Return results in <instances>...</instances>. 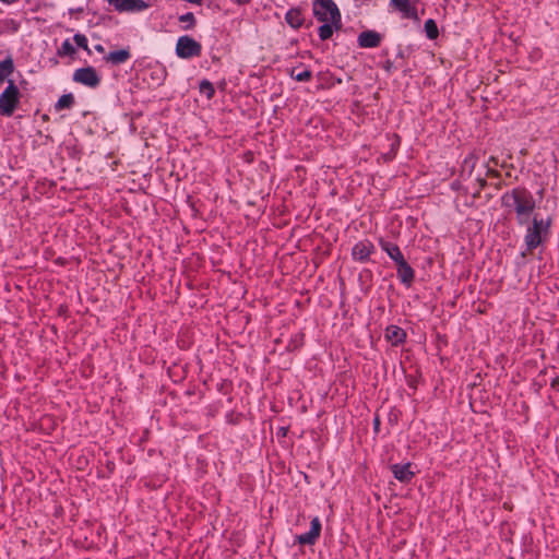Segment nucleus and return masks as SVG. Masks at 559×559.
Masks as SVG:
<instances>
[{
	"mask_svg": "<svg viewBox=\"0 0 559 559\" xmlns=\"http://www.w3.org/2000/svg\"><path fill=\"white\" fill-rule=\"evenodd\" d=\"M502 205L516 214L519 225L528 223L536 207L533 194L525 188H514L506 192L501 198Z\"/></svg>",
	"mask_w": 559,
	"mask_h": 559,
	"instance_id": "obj_1",
	"label": "nucleus"
},
{
	"mask_svg": "<svg viewBox=\"0 0 559 559\" xmlns=\"http://www.w3.org/2000/svg\"><path fill=\"white\" fill-rule=\"evenodd\" d=\"M200 93L204 94L207 99H211L215 93L213 84L207 80H203L200 83Z\"/></svg>",
	"mask_w": 559,
	"mask_h": 559,
	"instance_id": "obj_22",
	"label": "nucleus"
},
{
	"mask_svg": "<svg viewBox=\"0 0 559 559\" xmlns=\"http://www.w3.org/2000/svg\"><path fill=\"white\" fill-rule=\"evenodd\" d=\"M179 22L186 23V25L183 26V29L186 31L191 29L195 26V17L191 12L180 15Z\"/></svg>",
	"mask_w": 559,
	"mask_h": 559,
	"instance_id": "obj_23",
	"label": "nucleus"
},
{
	"mask_svg": "<svg viewBox=\"0 0 559 559\" xmlns=\"http://www.w3.org/2000/svg\"><path fill=\"white\" fill-rule=\"evenodd\" d=\"M333 24L330 22H324L322 26L319 27V37L322 40H326L333 35Z\"/></svg>",
	"mask_w": 559,
	"mask_h": 559,
	"instance_id": "obj_21",
	"label": "nucleus"
},
{
	"mask_svg": "<svg viewBox=\"0 0 559 559\" xmlns=\"http://www.w3.org/2000/svg\"><path fill=\"white\" fill-rule=\"evenodd\" d=\"M549 229V222L534 216L532 225L526 229L524 242L528 251L536 249L543 241Z\"/></svg>",
	"mask_w": 559,
	"mask_h": 559,
	"instance_id": "obj_3",
	"label": "nucleus"
},
{
	"mask_svg": "<svg viewBox=\"0 0 559 559\" xmlns=\"http://www.w3.org/2000/svg\"><path fill=\"white\" fill-rule=\"evenodd\" d=\"M95 50L98 52H104V47L102 45H96Z\"/></svg>",
	"mask_w": 559,
	"mask_h": 559,
	"instance_id": "obj_27",
	"label": "nucleus"
},
{
	"mask_svg": "<svg viewBox=\"0 0 559 559\" xmlns=\"http://www.w3.org/2000/svg\"><path fill=\"white\" fill-rule=\"evenodd\" d=\"M202 51V46L194 38L185 35L180 36L176 44V55L181 59H190L199 57Z\"/></svg>",
	"mask_w": 559,
	"mask_h": 559,
	"instance_id": "obj_5",
	"label": "nucleus"
},
{
	"mask_svg": "<svg viewBox=\"0 0 559 559\" xmlns=\"http://www.w3.org/2000/svg\"><path fill=\"white\" fill-rule=\"evenodd\" d=\"M397 265V276L401 280V282L407 286H409L414 280V271L411 267V265L404 261H400Z\"/></svg>",
	"mask_w": 559,
	"mask_h": 559,
	"instance_id": "obj_13",
	"label": "nucleus"
},
{
	"mask_svg": "<svg viewBox=\"0 0 559 559\" xmlns=\"http://www.w3.org/2000/svg\"><path fill=\"white\" fill-rule=\"evenodd\" d=\"M425 32L429 39H435L438 37V26L433 20L429 19L425 22Z\"/></svg>",
	"mask_w": 559,
	"mask_h": 559,
	"instance_id": "obj_20",
	"label": "nucleus"
},
{
	"mask_svg": "<svg viewBox=\"0 0 559 559\" xmlns=\"http://www.w3.org/2000/svg\"><path fill=\"white\" fill-rule=\"evenodd\" d=\"M290 75L293 79H295L298 82H307L312 78V72L310 70H304L298 73H295V71H292Z\"/></svg>",
	"mask_w": 559,
	"mask_h": 559,
	"instance_id": "obj_24",
	"label": "nucleus"
},
{
	"mask_svg": "<svg viewBox=\"0 0 559 559\" xmlns=\"http://www.w3.org/2000/svg\"><path fill=\"white\" fill-rule=\"evenodd\" d=\"M406 334L403 329L391 325L386 329V337L394 344L397 345L402 343L405 338Z\"/></svg>",
	"mask_w": 559,
	"mask_h": 559,
	"instance_id": "obj_17",
	"label": "nucleus"
},
{
	"mask_svg": "<svg viewBox=\"0 0 559 559\" xmlns=\"http://www.w3.org/2000/svg\"><path fill=\"white\" fill-rule=\"evenodd\" d=\"M20 102V92L13 81H9L7 88L0 94V114L10 117Z\"/></svg>",
	"mask_w": 559,
	"mask_h": 559,
	"instance_id": "obj_4",
	"label": "nucleus"
},
{
	"mask_svg": "<svg viewBox=\"0 0 559 559\" xmlns=\"http://www.w3.org/2000/svg\"><path fill=\"white\" fill-rule=\"evenodd\" d=\"M379 424H380L379 418H376L374 419V427L378 428Z\"/></svg>",
	"mask_w": 559,
	"mask_h": 559,
	"instance_id": "obj_29",
	"label": "nucleus"
},
{
	"mask_svg": "<svg viewBox=\"0 0 559 559\" xmlns=\"http://www.w3.org/2000/svg\"><path fill=\"white\" fill-rule=\"evenodd\" d=\"M488 173L493 175V176H498V173L492 170L491 168L488 167Z\"/></svg>",
	"mask_w": 559,
	"mask_h": 559,
	"instance_id": "obj_28",
	"label": "nucleus"
},
{
	"mask_svg": "<svg viewBox=\"0 0 559 559\" xmlns=\"http://www.w3.org/2000/svg\"><path fill=\"white\" fill-rule=\"evenodd\" d=\"M73 81L88 87H96L100 79L94 68L86 67L75 70Z\"/></svg>",
	"mask_w": 559,
	"mask_h": 559,
	"instance_id": "obj_6",
	"label": "nucleus"
},
{
	"mask_svg": "<svg viewBox=\"0 0 559 559\" xmlns=\"http://www.w3.org/2000/svg\"><path fill=\"white\" fill-rule=\"evenodd\" d=\"M118 12H141L148 8L144 0H108Z\"/></svg>",
	"mask_w": 559,
	"mask_h": 559,
	"instance_id": "obj_7",
	"label": "nucleus"
},
{
	"mask_svg": "<svg viewBox=\"0 0 559 559\" xmlns=\"http://www.w3.org/2000/svg\"><path fill=\"white\" fill-rule=\"evenodd\" d=\"M285 20L289 26L293 28H298L304 23V17L301 11L297 8L290 9L285 16Z\"/></svg>",
	"mask_w": 559,
	"mask_h": 559,
	"instance_id": "obj_16",
	"label": "nucleus"
},
{
	"mask_svg": "<svg viewBox=\"0 0 559 559\" xmlns=\"http://www.w3.org/2000/svg\"><path fill=\"white\" fill-rule=\"evenodd\" d=\"M390 2L402 13L403 17L418 20L417 10L412 5L411 0H390Z\"/></svg>",
	"mask_w": 559,
	"mask_h": 559,
	"instance_id": "obj_11",
	"label": "nucleus"
},
{
	"mask_svg": "<svg viewBox=\"0 0 559 559\" xmlns=\"http://www.w3.org/2000/svg\"><path fill=\"white\" fill-rule=\"evenodd\" d=\"M391 471L397 480L405 484L409 483L415 476V472L412 471L411 463L393 464L391 466Z\"/></svg>",
	"mask_w": 559,
	"mask_h": 559,
	"instance_id": "obj_10",
	"label": "nucleus"
},
{
	"mask_svg": "<svg viewBox=\"0 0 559 559\" xmlns=\"http://www.w3.org/2000/svg\"><path fill=\"white\" fill-rule=\"evenodd\" d=\"M75 49L72 46V44L67 39L62 43L61 48L59 50L60 55H72L74 53Z\"/></svg>",
	"mask_w": 559,
	"mask_h": 559,
	"instance_id": "obj_25",
	"label": "nucleus"
},
{
	"mask_svg": "<svg viewBox=\"0 0 559 559\" xmlns=\"http://www.w3.org/2000/svg\"><path fill=\"white\" fill-rule=\"evenodd\" d=\"M373 249H374V247L370 241H368V240L359 241L353 247L352 255L355 260L364 262L369 259Z\"/></svg>",
	"mask_w": 559,
	"mask_h": 559,
	"instance_id": "obj_9",
	"label": "nucleus"
},
{
	"mask_svg": "<svg viewBox=\"0 0 559 559\" xmlns=\"http://www.w3.org/2000/svg\"><path fill=\"white\" fill-rule=\"evenodd\" d=\"M313 14L321 22H330L335 28L341 26V13L333 0H313Z\"/></svg>",
	"mask_w": 559,
	"mask_h": 559,
	"instance_id": "obj_2",
	"label": "nucleus"
},
{
	"mask_svg": "<svg viewBox=\"0 0 559 559\" xmlns=\"http://www.w3.org/2000/svg\"><path fill=\"white\" fill-rule=\"evenodd\" d=\"M321 533V522L318 518L312 519L310 524V530L297 536V540L301 545H313L316 540L319 538Z\"/></svg>",
	"mask_w": 559,
	"mask_h": 559,
	"instance_id": "obj_8",
	"label": "nucleus"
},
{
	"mask_svg": "<svg viewBox=\"0 0 559 559\" xmlns=\"http://www.w3.org/2000/svg\"><path fill=\"white\" fill-rule=\"evenodd\" d=\"M381 43V35L374 31H366L359 34L358 45L362 48H374Z\"/></svg>",
	"mask_w": 559,
	"mask_h": 559,
	"instance_id": "obj_12",
	"label": "nucleus"
},
{
	"mask_svg": "<svg viewBox=\"0 0 559 559\" xmlns=\"http://www.w3.org/2000/svg\"><path fill=\"white\" fill-rule=\"evenodd\" d=\"M73 39H74L75 44L79 47H81V48H83L85 50L88 49V47H87V38H86L85 35H83V34H75Z\"/></svg>",
	"mask_w": 559,
	"mask_h": 559,
	"instance_id": "obj_26",
	"label": "nucleus"
},
{
	"mask_svg": "<svg viewBox=\"0 0 559 559\" xmlns=\"http://www.w3.org/2000/svg\"><path fill=\"white\" fill-rule=\"evenodd\" d=\"M380 246H381L382 250L385 251L388 253V255L396 264L400 263V261L405 260L403 253L401 252L400 248L396 245L389 242V241L381 240Z\"/></svg>",
	"mask_w": 559,
	"mask_h": 559,
	"instance_id": "obj_14",
	"label": "nucleus"
},
{
	"mask_svg": "<svg viewBox=\"0 0 559 559\" xmlns=\"http://www.w3.org/2000/svg\"><path fill=\"white\" fill-rule=\"evenodd\" d=\"M74 104V97L72 94H64L62 95L57 104H56V109L57 110H62V109H66V108H71Z\"/></svg>",
	"mask_w": 559,
	"mask_h": 559,
	"instance_id": "obj_19",
	"label": "nucleus"
},
{
	"mask_svg": "<svg viewBox=\"0 0 559 559\" xmlns=\"http://www.w3.org/2000/svg\"><path fill=\"white\" fill-rule=\"evenodd\" d=\"M130 57H131V53H130L129 49H120V50L109 52L105 57V60L112 64H121V63L127 62L130 59Z\"/></svg>",
	"mask_w": 559,
	"mask_h": 559,
	"instance_id": "obj_15",
	"label": "nucleus"
},
{
	"mask_svg": "<svg viewBox=\"0 0 559 559\" xmlns=\"http://www.w3.org/2000/svg\"><path fill=\"white\" fill-rule=\"evenodd\" d=\"M13 72V62L11 59H5L0 62V83L4 81Z\"/></svg>",
	"mask_w": 559,
	"mask_h": 559,
	"instance_id": "obj_18",
	"label": "nucleus"
},
{
	"mask_svg": "<svg viewBox=\"0 0 559 559\" xmlns=\"http://www.w3.org/2000/svg\"><path fill=\"white\" fill-rule=\"evenodd\" d=\"M489 162L493 163L495 165H497V159L495 157H491Z\"/></svg>",
	"mask_w": 559,
	"mask_h": 559,
	"instance_id": "obj_30",
	"label": "nucleus"
}]
</instances>
